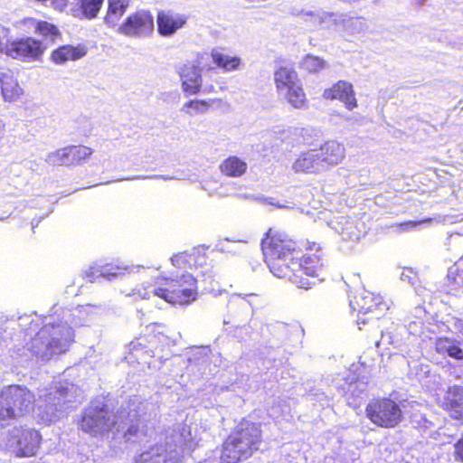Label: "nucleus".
Here are the masks:
<instances>
[{
    "mask_svg": "<svg viewBox=\"0 0 463 463\" xmlns=\"http://www.w3.org/2000/svg\"><path fill=\"white\" fill-rule=\"evenodd\" d=\"M260 249L269 271L279 279H288L299 288L309 289L316 280H322L326 265L317 254H302L303 250H319L316 241H298L279 227H270L260 241Z\"/></svg>",
    "mask_w": 463,
    "mask_h": 463,
    "instance_id": "1",
    "label": "nucleus"
},
{
    "mask_svg": "<svg viewBox=\"0 0 463 463\" xmlns=\"http://www.w3.org/2000/svg\"><path fill=\"white\" fill-rule=\"evenodd\" d=\"M263 443L261 424L242 419L223 439L220 463H240L250 458Z\"/></svg>",
    "mask_w": 463,
    "mask_h": 463,
    "instance_id": "2",
    "label": "nucleus"
},
{
    "mask_svg": "<svg viewBox=\"0 0 463 463\" xmlns=\"http://www.w3.org/2000/svg\"><path fill=\"white\" fill-rule=\"evenodd\" d=\"M74 331L67 322L44 325L30 340L28 349L35 355L51 358L65 353L73 342Z\"/></svg>",
    "mask_w": 463,
    "mask_h": 463,
    "instance_id": "3",
    "label": "nucleus"
},
{
    "mask_svg": "<svg viewBox=\"0 0 463 463\" xmlns=\"http://www.w3.org/2000/svg\"><path fill=\"white\" fill-rule=\"evenodd\" d=\"M354 312L357 313V325L364 330L366 325L377 333H382L379 321L386 315L389 306L383 297L368 290L356 292L350 300Z\"/></svg>",
    "mask_w": 463,
    "mask_h": 463,
    "instance_id": "4",
    "label": "nucleus"
},
{
    "mask_svg": "<svg viewBox=\"0 0 463 463\" xmlns=\"http://www.w3.org/2000/svg\"><path fill=\"white\" fill-rule=\"evenodd\" d=\"M35 395L26 386L10 384L0 391V422L16 420L33 408Z\"/></svg>",
    "mask_w": 463,
    "mask_h": 463,
    "instance_id": "5",
    "label": "nucleus"
},
{
    "mask_svg": "<svg viewBox=\"0 0 463 463\" xmlns=\"http://www.w3.org/2000/svg\"><path fill=\"white\" fill-rule=\"evenodd\" d=\"M364 412L371 423L383 429L396 428L404 419L401 403L390 396L372 398Z\"/></svg>",
    "mask_w": 463,
    "mask_h": 463,
    "instance_id": "6",
    "label": "nucleus"
},
{
    "mask_svg": "<svg viewBox=\"0 0 463 463\" xmlns=\"http://www.w3.org/2000/svg\"><path fill=\"white\" fill-rule=\"evenodd\" d=\"M115 425L112 412L104 404L84 409L78 421L80 430L92 437L112 430Z\"/></svg>",
    "mask_w": 463,
    "mask_h": 463,
    "instance_id": "7",
    "label": "nucleus"
},
{
    "mask_svg": "<svg viewBox=\"0 0 463 463\" xmlns=\"http://www.w3.org/2000/svg\"><path fill=\"white\" fill-rule=\"evenodd\" d=\"M42 439V435L38 430L18 426L10 431L8 445L17 457L30 458L37 454Z\"/></svg>",
    "mask_w": 463,
    "mask_h": 463,
    "instance_id": "8",
    "label": "nucleus"
},
{
    "mask_svg": "<svg viewBox=\"0 0 463 463\" xmlns=\"http://www.w3.org/2000/svg\"><path fill=\"white\" fill-rule=\"evenodd\" d=\"M155 23L151 12L137 10L129 14L118 27V33L127 37L144 38L154 32Z\"/></svg>",
    "mask_w": 463,
    "mask_h": 463,
    "instance_id": "9",
    "label": "nucleus"
},
{
    "mask_svg": "<svg viewBox=\"0 0 463 463\" xmlns=\"http://www.w3.org/2000/svg\"><path fill=\"white\" fill-rule=\"evenodd\" d=\"M45 49L42 41L33 37H24L8 42L5 47V53L14 59L36 61L41 58Z\"/></svg>",
    "mask_w": 463,
    "mask_h": 463,
    "instance_id": "10",
    "label": "nucleus"
},
{
    "mask_svg": "<svg viewBox=\"0 0 463 463\" xmlns=\"http://www.w3.org/2000/svg\"><path fill=\"white\" fill-rule=\"evenodd\" d=\"M206 53L196 54V63L187 61L181 65L178 75L181 80L182 90L185 95H196L202 91V75L199 66L203 65V60Z\"/></svg>",
    "mask_w": 463,
    "mask_h": 463,
    "instance_id": "11",
    "label": "nucleus"
},
{
    "mask_svg": "<svg viewBox=\"0 0 463 463\" xmlns=\"http://www.w3.org/2000/svg\"><path fill=\"white\" fill-rule=\"evenodd\" d=\"M178 276L179 274L174 275L173 273L169 276L164 273L159 274L148 284L146 292L140 293V296L144 298H150L153 295L174 306L175 295L173 294L176 291Z\"/></svg>",
    "mask_w": 463,
    "mask_h": 463,
    "instance_id": "12",
    "label": "nucleus"
},
{
    "mask_svg": "<svg viewBox=\"0 0 463 463\" xmlns=\"http://www.w3.org/2000/svg\"><path fill=\"white\" fill-rule=\"evenodd\" d=\"M94 150L84 145H70L52 154L55 163L62 165H80L89 160Z\"/></svg>",
    "mask_w": 463,
    "mask_h": 463,
    "instance_id": "13",
    "label": "nucleus"
},
{
    "mask_svg": "<svg viewBox=\"0 0 463 463\" xmlns=\"http://www.w3.org/2000/svg\"><path fill=\"white\" fill-rule=\"evenodd\" d=\"M322 97L326 100H339L347 110H353L358 106L355 91L351 82L340 80L331 87L324 90Z\"/></svg>",
    "mask_w": 463,
    "mask_h": 463,
    "instance_id": "14",
    "label": "nucleus"
},
{
    "mask_svg": "<svg viewBox=\"0 0 463 463\" xmlns=\"http://www.w3.org/2000/svg\"><path fill=\"white\" fill-rule=\"evenodd\" d=\"M159 337L155 330L146 327L137 337L128 344V350L133 356H148L153 357L155 351L159 346Z\"/></svg>",
    "mask_w": 463,
    "mask_h": 463,
    "instance_id": "15",
    "label": "nucleus"
},
{
    "mask_svg": "<svg viewBox=\"0 0 463 463\" xmlns=\"http://www.w3.org/2000/svg\"><path fill=\"white\" fill-rule=\"evenodd\" d=\"M174 306L186 307L192 304L198 296L196 279L189 272H183L178 276L175 287Z\"/></svg>",
    "mask_w": 463,
    "mask_h": 463,
    "instance_id": "16",
    "label": "nucleus"
},
{
    "mask_svg": "<svg viewBox=\"0 0 463 463\" xmlns=\"http://www.w3.org/2000/svg\"><path fill=\"white\" fill-rule=\"evenodd\" d=\"M187 23V16L172 10H160L156 14L157 33L169 37L182 29Z\"/></svg>",
    "mask_w": 463,
    "mask_h": 463,
    "instance_id": "17",
    "label": "nucleus"
},
{
    "mask_svg": "<svg viewBox=\"0 0 463 463\" xmlns=\"http://www.w3.org/2000/svg\"><path fill=\"white\" fill-rule=\"evenodd\" d=\"M441 407L447 411L450 418L463 423V387L453 385L446 391Z\"/></svg>",
    "mask_w": 463,
    "mask_h": 463,
    "instance_id": "18",
    "label": "nucleus"
},
{
    "mask_svg": "<svg viewBox=\"0 0 463 463\" xmlns=\"http://www.w3.org/2000/svg\"><path fill=\"white\" fill-rule=\"evenodd\" d=\"M208 257L204 252L200 250L183 251L174 254L171 257V262L179 269H193L207 266Z\"/></svg>",
    "mask_w": 463,
    "mask_h": 463,
    "instance_id": "19",
    "label": "nucleus"
},
{
    "mask_svg": "<svg viewBox=\"0 0 463 463\" xmlns=\"http://www.w3.org/2000/svg\"><path fill=\"white\" fill-rule=\"evenodd\" d=\"M88 52L84 45L64 44L51 52L50 59L55 64H64L70 61H77L84 57Z\"/></svg>",
    "mask_w": 463,
    "mask_h": 463,
    "instance_id": "20",
    "label": "nucleus"
},
{
    "mask_svg": "<svg viewBox=\"0 0 463 463\" xmlns=\"http://www.w3.org/2000/svg\"><path fill=\"white\" fill-rule=\"evenodd\" d=\"M317 155L320 165L326 164L328 165H337L341 162L345 156V148L336 141H327L322 145Z\"/></svg>",
    "mask_w": 463,
    "mask_h": 463,
    "instance_id": "21",
    "label": "nucleus"
},
{
    "mask_svg": "<svg viewBox=\"0 0 463 463\" xmlns=\"http://www.w3.org/2000/svg\"><path fill=\"white\" fill-rule=\"evenodd\" d=\"M211 57L217 68L223 71H232L241 66V59L238 56H232L225 52L222 47L213 48L211 52Z\"/></svg>",
    "mask_w": 463,
    "mask_h": 463,
    "instance_id": "22",
    "label": "nucleus"
},
{
    "mask_svg": "<svg viewBox=\"0 0 463 463\" xmlns=\"http://www.w3.org/2000/svg\"><path fill=\"white\" fill-rule=\"evenodd\" d=\"M298 82V76L294 69L279 66L274 71V84L278 92H283Z\"/></svg>",
    "mask_w": 463,
    "mask_h": 463,
    "instance_id": "23",
    "label": "nucleus"
},
{
    "mask_svg": "<svg viewBox=\"0 0 463 463\" xmlns=\"http://www.w3.org/2000/svg\"><path fill=\"white\" fill-rule=\"evenodd\" d=\"M104 0H80L73 8V15L79 19L92 20L100 12Z\"/></svg>",
    "mask_w": 463,
    "mask_h": 463,
    "instance_id": "24",
    "label": "nucleus"
},
{
    "mask_svg": "<svg viewBox=\"0 0 463 463\" xmlns=\"http://www.w3.org/2000/svg\"><path fill=\"white\" fill-rule=\"evenodd\" d=\"M219 169L224 176L240 177L247 172L248 165L239 156H230L221 163Z\"/></svg>",
    "mask_w": 463,
    "mask_h": 463,
    "instance_id": "25",
    "label": "nucleus"
},
{
    "mask_svg": "<svg viewBox=\"0 0 463 463\" xmlns=\"http://www.w3.org/2000/svg\"><path fill=\"white\" fill-rule=\"evenodd\" d=\"M130 0H108V9L104 16V23L114 27L128 8Z\"/></svg>",
    "mask_w": 463,
    "mask_h": 463,
    "instance_id": "26",
    "label": "nucleus"
},
{
    "mask_svg": "<svg viewBox=\"0 0 463 463\" xmlns=\"http://www.w3.org/2000/svg\"><path fill=\"white\" fill-rule=\"evenodd\" d=\"M222 103V99H191L186 101L183 107L182 111L190 115H199L206 113L213 104L221 105Z\"/></svg>",
    "mask_w": 463,
    "mask_h": 463,
    "instance_id": "27",
    "label": "nucleus"
},
{
    "mask_svg": "<svg viewBox=\"0 0 463 463\" xmlns=\"http://www.w3.org/2000/svg\"><path fill=\"white\" fill-rule=\"evenodd\" d=\"M287 102L295 109H303L307 106V99L302 84L298 81L283 91Z\"/></svg>",
    "mask_w": 463,
    "mask_h": 463,
    "instance_id": "28",
    "label": "nucleus"
},
{
    "mask_svg": "<svg viewBox=\"0 0 463 463\" xmlns=\"http://www.w3.org/2000/svg\"><path fill=\"white\" fill-rule=\"evenodd\" d=\"M320 165L317 150L301 153L296 159L293 167L297 172H315Z\"/></svg>",
    "mask_w": 463,
    "mask_h": 463,
    "instance_id": "29",
    "label": "nucleus"
},
{
    "mask_svg": "<svg viewBox=\"0 0 463 463\" xmlns=\"http://www.w3.org/2000/svg\"><path fill=\"white\" fill-rule=\"evenodd\" d=\"M437 353L447 354L456 360H463V348L458 343L450 340L448 337H439L435 344Z\"/></svg>",
    "mask_w": 463,
    "mask_h": 463,
    "instance_id": "30",
    "label": "nucleus"
},
{
    "mask_svg": "<svg viewBox=\"0 0 463 463\" xmlns=\"http://www.w3.org/2000/svg\"><path fill=\"white\" fill-rule=\"evenodd\" d=\"M298 66L307 73H317L326 67V61L319 56L307 54L301 59Z\"/></svg>",
    "mask_w": 463,
    "mask_h": 463,
    "instance_id": "31",
    "label": "nucleus"
},
{
    "mask_svg": "<svg viewBox=\"0 0 463 463\" xmlns=\"http://www.w3.org/2000/svg\"><path fill=\"white\" fill-rule=\"evenodd\" d=\"M63 392L57 389L45 395V407L52 411V414L56 417V412L61 411L67 403V400L63 398Z\"/></svg>",
    "mask_w": 463,
    "mask_h": 463,
    "instance_id": "32",
    "label": "nucleus"
},
{
    "mask_svg": "<svg viewBox=\"0 0 463 463\" xmlns=\"http://www.w3.org/2000/svg\"><path fill=\"white\" fill-rule=\"evenodd\" d=\"M2 94L5 100L14 101L22 94V89L12 78H8L1 83Z\"/></svg>",
    "mask_w": 463,
    "mask_h": 463,
    "instance_id": "33",
    "label": "nucleus"
},
{
    "mask_svg": "<svg viewBox=\"0 0 463 463\" xmlns=\"http://www.w3.org/2000/svg\"><path fill=\"white\" fill-rule=\"evenodd\" d=\"M34 32L45 38L61 36V32L55 24L43 20H39L35 23Z\"/></svg>",
    "mask_w": 463,
    "mask_h": 463,
    "instance_id": "34",
    "label": "nucleus"
},
{
    "mask_svg": "<svg viewBox=\"0 0 463 463\" xmlns=\"http://www.w3.org/2000/svg\"><path fill=\"white\" fill-rule=\"evenodd\" d=\"M454 457L457 461L463 463V434L454 444Z\"/></svg>",
    "mask_w": 463,
    "mask_h": 463,
    "instance_id": "35",
    "label": "nucleus"
},
{
    "mask_svg": "<svg viewBox=\"0 0 463 463\" xmlns=\"http://www.w3.org/2000/svg\"><path fill=\"white\" fill-rule=\"evenodd\" d=\"M431 222V218H426V219L420 220V221H410V222H407L405 224L410 225L411 227H415L421 223H426V222Z\"/></svg>",
    "mask_w": 463,
    "mask_h": 463,
    "instance_id": "36",
    "label": "nucleus"
},
{
    "mask_svg": "<svg viewBox=\"0 0 463 463\" xmlns=\"http://www.w3.org/2000/svg\"><path fill=\"white\" fill-rule=\"evenodd\" d=\"M39 20H36L33 17H25L24 18L21 23L23 24H31V25H33L35 27V23H37Z\"/></svg>",
    "mask_w": 463,
    "mask_h": 463,
    "instance_id": "37",
    "label": "nucleus"
},
{
    "mask_svg": "<svg viewBox=\"0 0 463 463\" xmlns=\"http://www.w3.org/2000/svg\"><path fill=\"white\" fill-rule=\"evenodd\" d=\"M4 131H5V124L3 123L2 120H0V139L3 137Z\"/></svg>",
    "mask_w": 463,
    "mask_h": 463,
    "instance_id": "38",
    "label": "nucleus"
},
{
    "mask_svg": "<svg viewBox=\"0 0 463 463\" xmlns=\"http://www.w3.org/2000/svg\"><path fill=\"white\" fill-rule=\"evenodd\" d=\"M214 91V87L213 86H210L206 89L203 90V92H207V93H211V92H213Z\"/></svg>",
    "mask_w": 463,
    "mask_h": 463,
    "instance_id": "39",
    "label": "nucleus"
}]
</instances>
